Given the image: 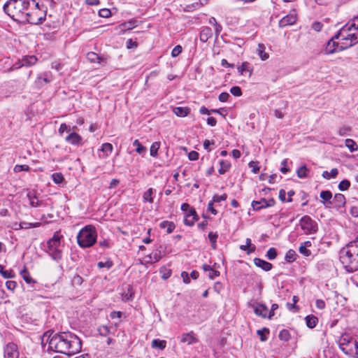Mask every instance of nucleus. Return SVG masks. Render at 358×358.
<instances>
[{
	"label": "nucleus",
	"instance_id": "obj_1",
	"mask_svg": "<svg viewBox=\"0 0 358 358\" xmlns=\"http://www.w3.org/2000/svg\"><path fill=\"white\" fill-rule=\"evenodd\" d=\"M49 349L69 356L78 353L81 350V341L75 334L64 331L50 335L47 338Z\"/></svg>",
	"mask_w": 358,
	"mask_h": 358
},
{
	"label": "nucleus",
	"instance_id": "obj_2",
	"mask_svg": "<svg viewBox=\"0 0 358 358\" xmlns=\"http://www.w3.org/2000/svg\"><path fill=\"white\" fill-rule=\"evenodd\" d=\"M32 0H9L3 5L4 12L14 21L22 23L25 13L29 11Z\"/></svg>",
	"mask_w": 358,
	"mask_h": 358
},
{
	"label": "nucleus",
	"instance_id": "obj_3",
	"mask_svg": "<svg viewBox=\"0 0 358 358\" xmlns=\"http://www.w3.org/2000/svg\"><path fill=\"white\" fill-rule=\"evenodd\" d=\"M340 260L348 272L358 270V239L341 250Z\"/></svg>",
	"mask_w": 358,
	"mask_h": 358
},
{
	"label": "nucleus",
	"instance_id": "obj_4",
	"mask_svg": "<svg viewBox=\"0 0 358 358\" xmlns=\"http://www.w3.org/2000/svg\"><path fill=\"white\" fill-rule=\"evenodd\" d=\"M334 38L341 39L343 41L341 49L352 47L358 43V29L349 21L339 30Z\"/></svg>",
	"mask_w": 358,
	"mask_h": 358
},
{
	"label": "nucleus",
	"instance_id": "obj_5",
	"mask_svg": "<svg viewBox=\"0 0 358 358\" xmlns=\"http://www.w3.org/2000/svg\"><path fill=\"white\" fill-rule=\"evenodd\" d=\"M97 233L92 225H86L80 230L77 235V242L80 248L92 247L96 241Z\"/></svg>",
	"mask_w": 358,
	"mask_h": 358
},
{
	"label": "nucleus",
	"instance_id": "obj_6",
	"mask_svg": "<svg viewBox=\"0 0 358 358\" xmlns=\"http://www.w3.org/2000/svg\"><path fill=\"white\" fill-rule=\"evenodd\" d=\"M29 11L25 13V20L22 24L30 23L38 24L41 23L45 19V13L39 7V4L35 0H32L31 6L29 8Z\"/></svg>",
	"mask_w": 358,
	"mask_h": 358
},
{
	"label": "nucleus",
	"instance_id": "obj_7",
	"mask_svg": "<svg viewBox=\"0 0 358 358\" xmlns=\"http://www.w3.org/2000/svg\"><path fill=\"white\" fill-rule=\"evenodd\" d=\"M62 236L59 231L55 232L53 236L47 242V250L45 252L55 261L59 262L62 259V251L61 250V238Z\"/></svg>",
	"mask_w": 358,
	"mask_h": 358
},
{
	"label": "nucleus",
	"instance_id": "obj_8",
	"mask_svg": "<svg viewBox=\"0 0 358 358\" xmlns=\"http://www.w3.org/2000/svg\"><path fill=\"white\" fill-rule=\"evenodd\" d=\"M301 229L306 234H312L317 231V224L308 215H304L299 221Z\"/></svg>",
	"mask_w": 358,
	"mask_h": 358
},
{
	"label": "nucleus",
	"instance_id": "obj_9",
	"mask_svg": "<svg viewBox=\"0 0 358 358\" xmlns=\"http://www.w3.org/2000/svg\"><path fill=\"white\" fill-rule=\"evenodd\" d=\"M36 62H37V58L34 55L24 57L22 59L21 62L14 64L10 69H8V71L17 69L23 66L34 65L36 63Z\"/></svg>",
	"mask_w": 358,
	"mask_h": 358
},
{
	"label": "nucleus",
	"instance_id": "obj_10",
	"mask_svg": "<svg viewBox=\"0 0 358 358\" xmlns=\"http://www.w3.org/2000/svg\"><path fill=\"white\" fill-rule=\"evenodd\" d=\"M53 80L50 72H44L39 75L35 80V86L38 89L42 88L45 84L50 83Z\"/></svg>",
	"mask_w": 358,
	"mask_h": 358
},
{
	"label": "nucleus",
	"instance_id": "obj_11",
	"mask_svg": "<svg viewBox=\"0 0 358 358\" xmlns=\"http://www.w3.org/2000/svg\"><path fill=\"white\" fill-rule=\"evenodd\" d=\"M4 358H18L17 346L13 343H9L4 348Z\"/></svg>",
	"mask_w": 358,
	"mask_h": 358
},
{
	"label": "nucleus",
	"instance_id": "obj_12",
	"mask_svg": "<svg viewBox=\"0 0 358 358\" xmlns=\"http://www.w3.org/2000/svg\"><path fill=\"white\" fill-rule=\"evenodd\" d=\"M296 20V13L295 10H291L288 15L282 17L280 22L279 25L281 27L292 25L295 23Z\"/></svg>",
	"mask_w": 358,
	"mask_h": 358
},
{
	"label": "nucleus",
	"instance_id": "obj_13",
	"mask_svg": "<svg viewBox=\"0 0 358 358\" xmlns=\"http://www.w3.org/2000/svg\"><path fill=\"white\" fill-rule=\"evenodd\" d=\"M65 141L73 145H82V137L76 132L72 131L65 138Z\"/></svg>",
	"mask_w": 358,
	"mask_h": 358
},
{
	"label": "nucleus",
	"instance_id": "obj_14",
	"mask_svg": "<svg viewBox=\"0 0 358 358\" xmlns=\"http://www.w3.org/2000/svg\"><path fill=\"white\" fill-rule=\"evenodd\" d=\"M332 207L336 208L337 210L341 209L344 207L345 204V197L343 194H336L332 199Z\"/></svg>",
	"mask_w": 358,
	"mask_h": 358
},
{
	"label": "nucleus",
	"instance_id": "obj_15",
	"mask_svg": "<svg viewBox=\"0 0 358 358\" xmlns=\"http://www.w3.org/2000/svg\"><path fill=\"white\" fill-rule=\"evenodd\" d=\"M87 59L92 63L106 64L107 57L104 55H99L94 52H90L87 54Z\"/></svg>",
	"mask_w": 358,
	"mask_h": 358
},
{
	"label": "nucleus",
	"instance_id": "obj_16",
	"mask_svg": "<svg viewBox=\"0 0 358 358\" xmlns=\"http://www.w3.org/2000/svg\"><path fill=\"white\" fill-rule=\"evenodd\" d=\"M180 342L187 343V345H192L198 342L197 338L195 336L193 331L182 334L181 335Z\"/></svg>",
	"mask_w": 358,
	"mask_h": 358
},
{
	"label": "nucleus",
	"instance_id": "obj_17",
	"mask_svg": "<svg viewBox=\"0 0 358 358\" xmlns=\"http://www.w3.org/2000/svg\"><path fill=\"white\" fill-rule=\"evenodd\" d=\"M320 196L324 200V205L326 208L332 207V193L329 190H323L320 192Z\"/></svg>",
	"mask_w": 358,
	"mask_h": 358
},
{
	"label": "nucleus",
	"instance_id": "obj_18",
	"mask_svg": "<svg viewBox=\"0 0 358 358\" xmlns=\"http://www.w3.org/2000/svg\"><path fill=\"white\" fill-rule=\"evenodd\" d=\"M213 36V31L208 27H204L201 29L199 34V39L203 43H206Z\"/></svg>",
	"mask_w": 358,
	"mask_h": 358
},
{
	"label": "nucleus",
	"instance_id": "obj_19",
	"mask_svg": "<svg viewBox=\"0 0 358 358\" xmlns=\"http://www.w3.org/2000/svg\"><path fill=\"white\" fill-rule=\"evenodd\" d=\"M254 312L257 316L266 318L268 315V309L266 305L259 303L255 307Z\"/></svg>",
	"mask_w": 358,
	"mask_h": 358
},
{
	"label": "nucleus",
	"instance_id": "obj_20",
	"mask_svg": "<svg viewBox=\"0 0 358 358\" xmlns=\"http://www.w3.org/2000/svg\"><path fill=\"white\" fill-rule=\"evenodd\" d=\"M199 219L195 210H190V214H187L184 220L185 225L193 226L194 222Z\"/></svg>",
	"mask_w": 358,
	"mask_h": 358
},
{
	"label": "nucleus",
	"instance_id": "obj_21",
	"mask_svg": "<svg viewBox=\"0 0 358 358\" xmlns=\"http://www.w3.org/2000/svg\"><path fill=\"white\" fill-rule=\"evenodd\" d=\"M254 263L257 266L262 268L265 271H268L272 268L271 263L260 258H255Z\"/></svg>",
	"mask_w": 358,
	"mask_h": 358
},
{
	"label": "nucleus",
	"instance_id": "obj_22",
	"mask_svg": "<svg viewBox=\"0 0 358 358\" xmlns=\"http://www.w3.org/2000/svg\"><path fill=\"white\" fill-rule=\"evenodd\" d=\"M27 198L29 199V204L31 207H39L43 205V202L41 201H39L38 198L32 192H29L27 194Z\"/></svg>",
	"mask_w": 358,
	"mask_h": 358
},
{
	"label": "nucleus",
	"instance_id": "obj_23",
	"mask_svg": "<svg viewBox=\"0 0 358 358\" xmlns=\"http://www.w3.org/2000/svg\"><path fill=\"white\" fill-rule=\"evenodd\" d=\"M189 108L187 107L178 106L175 107L173 110L174 114L178 117H184L187 116L189 113Z\"/></svg>",
	"mask_w": 358,
	"mask_h": 358
},
{
	"label": "nucleus",
	"instance_id": "obj_24",
	"mask_svg": "<svg viewBox=\"0 0 358 358\" xmlns=\"http://www.w3.org/2000/svg\"><path fill=\"white\" fill-rule=\"evenodd\" d=\"M305 320L307 327L310 329L315 327L318 322V318L313 315H309L306 316Z\"/></svg>",
	"mask_w": 358,
	"mask_h": 358
},
{
	"label": "nucleus",
	"instance_id": "obj_25",
	"mask_svg": "<svg viewBox=\"0 0 358 358\" xmlns=\"http://www.w3.org/2000/svg\"><path fill=\"white\" fill-rule=\"evenodd\" d=\"M159 227L162 229H166L168 234H171L176 227L173 222L169 221H163L159 224Z\"/></svg>",
	"mask_w": 358,
	"mask_h": 358
},
{
	"label": "nucleus",
	"instance_id": "obj_26",
	"mask_svg": "<svg viewBox=\"0 0 358 358\" xmlns=\"http://www.w3.org/2000/svg\"><path fill=\"white\" fill-rule=\"evenodd\" d=\"M219 164L220 165V168L218 170V173L220 175L224 174L227 171H228L231 166L229 162L223 159L220 160Z\"/></svg>",
	"mask_w": 358,
	"mask_h": 358
},
{
	"label": "nucleus",
	"instance_id": "obj_27",
	"mask_svg": "<svg viewBox=\"0 0 358 358\" xmlns=\"http://www.w3.org/2000/svg\"><path fill=\"white\" fill-rule=\"evenodd\" d=\"M265 50H266V48L264 44L259 43L258 45V48L257 50V55H259V57L261 58V59L262 61L266 60L269 57L268 54L267 52H266Z\"/></svg>",
	"mask_w": 358,
	"mask_h": 358
},
{
	"label": "nucleus",
	"instance_id": "obj_28",
	"mask_svg": "<svg viewBox=\"0 0 358 358\" xmlns=\"http://www.w3.org/2000/svg\"><path fill=\"white\" fill-rule=\"evenodd\" d=\"M148 257L150 259V261L152 263H155L159 262L162 257V252L159 250H155L152 254L148 256Z\"/></svg>",
	"mask_w": 358,
	"mask_h": 358
},
{
	"label": "nucleus",
	"instance_id": "obj_29",
	"mask_svg": "<svg viewBox=\"0 0 358 358\" xmlns=\"http://www.w3.org/2000/svg\"><path fill=\"white\" fill-rule=\"evenodd\" d=\"M166 346V341L164 340L154 339L152 341V347L153 348H159L164 350Z\"/></svg>",
	"mask_w": 358,
	"mask_h": 358
},
{
	"label": "nucleus",
	"instance_id": "obj_30",
	"mask_svg": "<svg viewBox=\"0 0 358 358\" xmlns=\"http://www.w3.org/2000/svg\"><path fill=\"white\" fill-rule=\"evenodd\" d=\"M338 174V171L337 169H332L329 172L325 171L322 173V177L325 179L329 180L331 178H334Z\"/></svg>",
	"mask_w": 358,
	"mask_h": 358
},
{
	"label": "nucleus",
	"instance_id": "obj_31",
	"mask_svg": "<svg viewBox=\"0 0 358 358\" xmlns=\"http://www.w3.org/2000/svg\"><path fill=\"white\" fill-rule=\"evenodd\" d=\"M345 146L350 150V152H355L358 150V146L357 143L350 138H347L345 141Z\"/></svg>",
	"mask_w": 358,
	"mask_h": 358
},
{
	"label": "nucleus",
	"instance_id": "obj_32",
	"mask_svg": "<svg viewBox=\"0 0 358 358\" xmlns=\"http://www.w3.org/2000/svg\"><path fill=\"white\" fill-rule=\"evenodd\" d=\"M21 276L22 277L23 280L27 283V284H31L34 283L35 280L30 276L29 271L27 268H24L21 273Z\"/></svg>",
	"mask_w": 358,
	"mask_h": 358
},
{
	"label": "nucleus",
	"instance_id": "obj_33",
	"mask_svg": "<svg viewBox=\"0 0 358 358\" xmlns=\"http://www.w3.org/2000/svg\"><path fill=\"white\" fill-rule=\"evenodd\" d=\"M266 199H262L260 201H253L252 202V206L255 210H259L262 208H265Z\"/></svg>",
	"mask_w": 358,
	"mask_h": 358
},
{
	"label": "nucleus",
	"instance_id": "obj_34",
	"mask_svg": "<svg viewBox=\"0 0 358 358\" xmlns=\"http://www.w3.org/2000/svg\"><path fill=\"white\" fill-rule=\"evenodd\" d=\"M356 339L355 338H350L348 340L346 343L345 347H341V350L345 353L350 355V350L349 349H353L354 348V343H356Z\"/></svg>",
	"mask_w": 358,
	"mask_h": 358
},
{
	"label": "nucleus",
	"instance_id": "obj_35",
	"mask_svg": "<svg viewBox=\"0 0 358 358\" xmlns=\"http://www.w3.org/2000/svg\"><path fill=\"white\" fill-rule=\"evenodd\" d=\"M133 145L136 147V152L140 155L146 152V148L142 145L138 139L134 141Z\"/></svg>",
	"mask_w": 358,
	"mask_h": 358
},
{
	"label": "nucleus",
	"instance_id": "obj_36",
	"mask_svg": "<svg viewBox=\"0 0 358 358\" xmlns=\"http://www.w3.org/2000/svg\"><path fill=\"white\" fill-rule=\"evenodd\" d=\"M103 153H105L106 157H108L113 151V145L109 143H105L102 144L101 148L100 150Z\"/></svg>",
	"mask_w": 358,
	"mask_h": 358
},
{
	"label": "nucleus",
	"instance_id": "obj_37",
	"mask_svg": "<svg viewBox=\"0 0 358 358\" xmlns=\"http://www.w3.org/2000/svg\"><path fill=\"white\" fill-rule=\"evenodd\" d=\"M238 72L243 75L244 72L248 71L250 73H251V69H250V64L248 62H244L242 63V64L238 67Z\"/></svg>",
	"mask_w": 358,
	"mask_h": 358
},
{
	"label": "nucleus",
	"instance_id": "obj_38",
	"mask_svg": "<svg viewBox=\"0 0 358 358\" xmlns=\"http://www.w3.org/2000/svg\"><path fill=\"white\" fill-rule=\"evenodd\" d=\"M296 254L294 250H289L285 257V259L287 262H293L296 259Z\"/></svg>",
	"mask_w": 358,
	"mask_h": 358
},
{
	"label": "nucleus",
	"instance_id": "obj_39",
	"mask_svg": "<svg viewBox=\"0 0 358 358\" xmlns=\"http://www.w3.org/2000/svg\"><path fill=\"white\" fill-rule=\"evenodd\" d=\"M159 146H160L159 142H154L151 145L150 152V155L152 157H155L157 156V152H158V150L159 149Z\"/></svg>",
	"mask_w": 358,
	"mask_h": 358
},
{
	"label": "nucleus",
	"instance_id": "obj_40",
	"mask_svg": "<svg viewBox=\"0 0 358 358\" xmlns=\"http://www.w3.org/2000/svg\"><path fill=\"white\" fill-rule=\"evenodd\" d=\"M257 334L259 336L261 341H266L267 340L266 334H269V329L264 327L262 329H259L257 331Z\"/></svg>",
	"mask_w": 358,
	"mask_h": 358
},
{
	"label": "nucleus",
	"instance_id": "obj_41",
	"mask_svg": "<svg viewBox=\"0 0 358 358\" xmlns=\"http://www.w3.org/2000/svg\"><path fill=\"white\" fill-rule=\"evenodd\" d=\"M308 171V169L306 166H302L300 168H299L296 171L297 176L299 178H304L307 177V173Z\"/></svg>",
	"mask_w": 358,
	"mask_h": 358
},
{
	"label": "nucleus",
	"instance_id": "obj_42",
	"mask_svg": "<svg viewBox=\"0 0 358 358\" xmlns=\"http://www.w3.org/2000/svg\"><path fill=\"white\" fill-rule=\"evenodd\" d=\"M153 189L149 188L143 194V199L145 201H148L149 203L153 202L152 198Z\"/></svg>",
	"mask_w": 358,
	"mask_h": 358
},
{
	"label": "nucleus",
	"instance_id": "obj_43",
	"mask_svg": "<svg viewBox=\"0 0 358 358\" xmlns=\"http://www.w3.org/2000/svg\"><path fill=\"white\" fill-rule=\"evenodd\" d=\"M51 177L55 184L62 183L64 179L63 175L61 173H54Z\"/></svg>",
	"mask_w": 358,
	"mask_h": 358
},
{
	"label": "nucleus",
	"instance_id": "obj_44",
	"mask_svg": "<svg viewBox=\"0 0 358 358\" xmlns=\"http://www.w3.org/2000/svg\"><path fill=\"white\" fill-rule=\"evenodd\" d=\"M279 338L283 341H288L290 338L289 331L287 329H282L280 331Z\"/></svg>",
	"mask_w": 358,
	"mask_h": 358
},
{
	"label": "nucleus",
	"instance_id": "obj_45",
	"mask_svg": "<svg viewBox=\"0 0 358 358\" xmlns=\"http://www.w3.org/2000/svg\"><path fill=\"white\" fill-rule=\"evenodd\" d=\"M83 282V278L78 274H75L71 279V282L75 286L81 285Z\"/></svg>",
	"mask_w": 358,
	"mask_h": 358
},
{
	"label": "nucleus",
	"instance_id": "obj_46",
	"mask_svg": "<svg viewBox=\"0 0 358 358\" xmlns=\"http://www.w3.org/2000/svg\"><path fill=\"white\" fill-rule=\"evenodd\" d=\"M350 186V182L348 180H343L338 185V189L341 191H345L348 189Z\"/></svg>",
	"mask_w": 358,
	"mask_h": 358
},
{
	"label": "nucleus",
	"instance_id": "obj_47",
	"mask_svg": "<svg viewBox=\"0 0 358 358\" xmlns=\"http://www.w3.org/2000/svg\"><path fill=\"white\" fill-rule=\"evenodd\" d=\"M29 169H30V167H29L28 165H25V164H24V165L17 164V165H15V167H14V169H13V170H14V171H15V173H19V172L22 171H29Z\"/></svg>",
	"mask_w": 358,
	"mask_h": 358
},
{
	"label": "nucleus",
	"instance_id": "obj_48",
	"mask_svg": "<svg viewBox=\"0 0 358 358\" xmlns=\"http://www.w3.org/2000/svg\"><path fill=\"white\" fill-rule=\"evenodd\" d=\"M277 256V251L274 248H270L266 253V257L268 259H274Z\"/></svg>",
	"mask_w": 358,
	"mask_h": 358
},
{
	"label": "nucleus",
	"instance_id": "obj_49",
	"mask_svg": "<svg viewBox=\"0 0 358 358\" xmlns=\"http://www.w3.org/2000/svg\"><path fill=\"white\" fill-rule=\"evenodd\" d=\"M101 336H107L110 334V329L107 326H101L98 329Z\"/></svg>",
	"mask_w": 358,
	"mask_h": 358
},
{
	"label": "nucleus",
	"instance_id": "obj_50",
	"mask_svg": "<svg viewBox=\"0 0 358 358\" xmlns=\"http://www.w3.org/2000/svg\"><path fill=\"white\" fill-rule=\"evenodd\" d=\"M351 128L348 126H344L338 130V134L341 136L349 135Z\"/></svg>",
	"mask_w": 358,
	"mask_h": 358
},
{
	"label": "nucleus",
	"instance_id": "obj_51",
	"mask_svg": "<svg viewBox=\"0 0 358 358\" xmlns=\"http://www.w3.org/2000/svg\"><path fill=\"white\" fill-rule=\"evenodd\" d=\"M230 92L236 96H240L242 94V91L240 87L234 86L230 89Z\"/></svg>",
	"mask_w": 358,
	"mask_h": 358
},
{
	"label": "nucleus",
	"instance_id": "obj_52",
	"mask_svg": "<svg viewBox=\"0 0 358 358\" xmlns=\"http://www.w3.org/2000/svg\"><path fill=\"white\" fill-rule=\"evenodd\" d=\"M110 14H111V12L108 8H103V9L99 10V15L101 17H108L110 15Z\"/></svg>",
	"mask_w": 358,
	"mask_h": 358
},
{
	"label": "nucleus",
	"instance_id": "obj_53",
	"mask_svg": "<svg viewBox=\"0 0 358 358\" xmlns=\"http://www.w3.org/2000/svg\"><path fill=\"white\" fill-rule=\"evenodd\" d=\"M1 275L6 279L14 277L13 271L12 270H3V271H1Z\"/></svg>",
	"mask_w": 358,
	"mask_h": 358
},
{
	"label": "nucleus",
	"instance_id": "obj_54",
	"mask_svg": "<svg viewBox=\"0 0 358 358\" xmlns=\"http://www.w3.org/2000/svg\"><path fill=\"white\" fill-rule=\"evenodd\" d=\"M227 198L226 194H223L222 195H215L213 198V202H220L222 201H225Z\"/></svg>",
	"mask_w": 358,
	"mask_h": 358
},
{
	"label": "nucleus",
	"instance_id": "obj_55",
	"mask_svg": "<svg viewBox=\"0 0 358 358\" xmlns=\"http://www.w3.org/2000/svg\"><path fill=\"white\" fill-rule=\"evenodd\" d=\"M64 131H67V132H69L71 131V127L67 125L65 123H62L60 127H59V133L60 134H62Z\"/></svg>",
	"mask_w": 358,
	"mask_h": 358
},
{
	"label": "nucleus",
	"instance_id": "obj_56",
	"mask_svg": "<svg viewBox=\"0 0 358 358\" xmlns=\"http://www.w3.org/2000/svg\"><path fill=\"white\" fill-rule=\"evenodd\" d=\"M182 52V47L178 45H176L173 50H172V52H171V55L172 57H177L178 55H179L180 54V52Z\"/></svg>",
	"mask_w": 358,
	"mask_h": 358
},
{
	"label": "nucleus",
	"instance_id": "obj_57",
	"mask_svg": "<svg viewBox=\"0 0 358 358\" xmlns=\"http://www.w3.org/2000/svg\"><path fill=\"white\" fill-rule=\"evenodd\" d=\"M249 166L252 168V171L255 173H257L259 171V166L257 162H250Z\"/></svg>",
	"mask_w": 358,
	"mask_h": 358
},
{
	"label": "nucleus",
	"instance_id": "obj_58",
	"mask_svg": "<svg viewBox=\"0 0 358 358\" xmlns=\"http://www.w3.org/2000/svg\"><path fill=\"white\" fill-rule=\"evenodd\" d=\"M113 266L112 262L108 261L106 262H99L98 263V267L100 268L106 267L107 268H110Z\"/></svg>",
	"mask_w": 358,
	"mask_h": 358
},
{
	"label": "nucleus",
	"instance_id": "obj_59",
	"mask_svg": "<svg viewBox=\"0 0 358 358\" xmlns=\"http://www.w3.org/2000/svg\"><path fill=\"white\" fill-rule=\"evenodd\" d=\"M299 250L300 253H301L302 255H303L306 257H308L311 254L310 251L309 250H308L307 248H306L301 245H300Z\"/></svg>",
	"mask_w": 358,
	"mask_h": 358
},
{
	"label": "nucleus",
	"instance_id": "obj_60",
	"mask_svg": "<svg viewBox=\"0 0 358 358\" xmlns=\"http://www.w3.org/2000/svg\"><path fill=\"white\" fill-rule=\"evenodd\" d=\"M322 27H323L322 24L317 21L314 22L312 24V29L317 32L321 31Z\"/></svg>",
	"mask_w": 358,
	"mask_h": 358
},
{
	"label": "nucleus",
	"instance_id": "obj_61",
	"mask_svg": "<svg viewBox=\"0 0 358 358\" xmlns=\"http://www.w3.org/2000/svg\"><path fill=\"white\" fill-rule=\"evenodd\" d=\"M211 145H214V141H210L208 139H206L204 141H203V148L206 150H207L208 152H210L211 151V148H210V146Z\"/></svg>",
	"mask_w": 358,
	"mask_h": 358
},
{
	"label": "nucleus",
	"instance_id": "obj_62",
	"mask_svg": "<svg viewBox=\"0 0 358 358\" xmlns=\"http://www.w3.org/2000/svg\"><path fill=\"white\" fill-rule=\"evenodd\" d=\"M199 153L196 151H191L188 155V158L191 161H195L199 159Z\"/></svg>",
	"mask_w": 358,
	"mask_h": 358
},
{
	"label": "nucleus",
	"instance_id": "obj_63",
	"mask_svg": "<svg viewBox=\"0 0 358 358\" xmlns=\"http://www.w3.org/2000/svg\"><path fill=\"white\" fill-rule=\"evenodd\" d=\"M6 286L7 289L10 290H14L17 286V283L15 281L13 280H8L6 282Z\"/></svg>",
	"mask_w": 358,
	"mask_h": 358
},
{
	"label": "nucleus",
	"instance_id": "obj_64",
	"mask_svg": "<svg viewBox=\"0 0 358 358\" xmlns=\"http://www.w3.org/2000/svg\"><path fill=\"white\" fill-rule=\"evenodd\" d=\"M229 98V94L227 92H222L219 96V101L221 102H226Z\"/></svg>",
	"mask_w": 358,
	"mask_h": 358
}]
</instances>
